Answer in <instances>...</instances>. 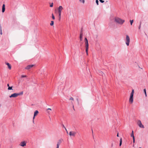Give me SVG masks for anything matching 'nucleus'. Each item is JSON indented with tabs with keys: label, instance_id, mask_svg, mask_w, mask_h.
I'll return each instance as SVG.
<instances>
[{
	"label": "nucleus",
	"instance_id": "393cba45",
	"mask_svg": "<svg viewBox=\"0 0 148 148\" xmlns=\"http://www.w3.org/2000/svg\"><path fill=\"white\" fill-rule=\"evenodd\" d=\"M52 19H53V20H54L55 19V17L53 15V14L52 13Z\"/></svg>",
	"mask_w": 148,
	"mask_h": 148
},
{
	"label": "nucleus",
	"instance_id": "a878e982",
	"mask_svg": "<svg viewBox=\"0 0 148 148\" xmlns=\"http://www.w3.org/2000/svg\"><path fill=\"white\" fill-rule=\"evenodd\" d=\"M62 126L63 127L65 128V130L66 131L67 133H68L67 130L66 128V127H65V126H64V125L63 124H62Z\"/></svg>",
	"mask_w": 148,
	"mask_h": 148
},
{
	"label": "nucleus",
	"instance_id": "9d476101",
	"mask_svg": "<svg viewBox=\"0 0 148 148\" xmlns=\"http://www.w3.org/2000/svg\"><path fill=\"white\" fill-rule=\"evenodd\" d=\"M63 141V140L62 139L59 140L57 142V146L59 147L60 145L62 142Z\"/></svg>",
	"mask_w": 148,
	"mask_h": 148
},
{
	"label": "nucleus",
	"instance_id": "0eeeda50",
	"mask_svg": "<svg viewBox=\"0 0 148 148\" xmlns=\"http://www.w3.org/2000/svg\"><path fill=\"white\" fill-rule=\"evenodd\" d=\"M76 132L74 131H71L69 133V135L71 136H75Z\"/></svg>",
	"mask_w": 148,
	"mask_h": 148
},
{
	"label": "nucleus",
	"instance_id": "f704fd0d",
	"mask_svg": "<svg viewBox=\"0 0 148 148\" xmlns=\"http://www.w3.org/2000/svg\"><path fill=\"white\" fill-rule=\"evenodd\" d=\"M71 103H72L73 104V108L74 110H75V109H74V106H73V103L72 102H71Z\"/></svg>",
	"mask_w": 148,
	"mask_h": 148
},
{
	"label": "nucleus",
	"instance_id": "f257e3e1",
	"mask_svg": "<svg viewBox=\"0 0 148 148\" xmlns=\"http://www.w3.org/2000/svg\"><path fill=\"white\" fill-rule=\"evenodd\" d=\"M114 21L116 23L119 24L121 25H122L123 23L125 22V20H123L121 18L118 17H115L114 18Z\"/></svg>",
	"mask_w": 148,
	"mask_h": 148
},
{
	"label": "nucleus",
	"instance_id": "39448f33",
	"mask_svg": "<svg viewBox=\"0 0 148 148\" xmlns=\"http://www.w3.org/2000/svg\"><path fill=\"white\" fill-rule=\"evenodd\" d=\"M63 8L62 6H60L58 8V13L59 14V16L61 15V13L62 10H63Z\"/></svg>",
	"mask_w": 148,
	"mask_h": 148
},
{
	"label": "nucleus",
	"instance_id": "79ce46f5",
	"mask_svg": "<svg viewBox=\"0 0 148 148\" xmlns=\"http://www.w3.org/2000/svg\"><path fill=\"white\" fill-rule=\"evenodd\" d=\"M141 21H140V25H141Z\"/></svg>",
	"mask_w": 148,
	"mask_h": 148
},
{
	"label": "nucleus",
	"instance_id": "1a4fd4ad",
	"mask_svg": "<svg viewBox=\"0 0 148 148\" xmlns=\"http://www.w3.org/2000/svg\"><path fill=\"white\" fill-rule=\"evenodd\" d=\"M34 66V65L32 64L28 65L25 68V69H26L29 70L32 68Z\"/></svg>",
	"mask_w": 148,
	"mask_h": 148
},
{
	"label": "nucleus",
	"instance_id": "412c9836",
	"mask_svg": "<svg viewBox=\"0 0 148 148\" xmlns=\"http://www.w3.org/2000/svg\"><path fill=\"white\" fill-rule=\"evenodd\" d=\"M54 24V21H51V23L50 24V25L51 26L53 25Z\"/></svg>",
	"mask_w": 148,
	"mask_h": 148
},
{
	"label": "nucleus",
	"instance_id": "dca6fc26",
	"mask_svg": "<svg viewBox=\"0 0 148 148\" xmlns=\"http://www.w3.org/2000/svg\"><path fill=\"white\" fill-rule=\"evenodd\" d=\"M131 137H133V138H134V133H133V131H132V133L131 134Z\"/></svg>",
	"mask_w": 148,
	"mask_h": 148
},
{
	"label": "nucleus",
	"instance_id": "f03ea898",
	"mask_svg": "<svg viewBox=\"0 0 148 148\" xmlns=\"http://www.w3.org/2000/svg\"><path fill=\"white\" fill-rule=\"evenodd\" d=\"M84 42L85 44L86 51L87 55H88V40L86 38L84 39Z\"/></svg>",
	"mask_w": 148,
	"mask_h": 148
},
{
	"label": "nucleus",
	"instance_id": "bb28decb",
	"mask_svg": "<svg viewBox=\"0 0 148 148\" xmlns=\"http://www.w3.org/2000/svg\"><path fill=\"white\" fill-rule=\"evenodd\" d=\"M100 75H101L102 76H103V74H104L101 71L100 72Z\"/></svg>",
	"mask_w": 148,
	"mask_h": 148
},
{
	"label": "nucleus",
	"instance_id": "c756f323",
	"mask_svg": "<svg viewBox=\"0 0 148 148\" xmlns=\"http://www.w3.org/2000/svg\"><path fill=\"white\" fill-rule=\"evenodd\" d=\"M27 77L26 75H22L21 76V77Z\"/></svg>",
	"mask_w": 148,
	"mask_h": 148
},
{
	"label": "nucleus",
	"instance_id": "20e7f679",
	"mask_svg": "<svg viewBox=\"0 0 148 148\" xmlns=\"http://www.w3.org/2000/svg\"><path fill=\"white\" fill-rule=\"evenodd\" d=\"M130 42V38L128 35H126V44L127 46H128Z\"/></svg>",
	"mask_w": 148,
	"mask_h": 148
},
{
	"label": "nucleus",
	"instance_id": "72a5a7b5",
	"mask_svg": "<svg viewBox=\"0 0 148 148\" xmlns=\"http://www.w3.org/2000/svg\"><path fill=\"white\" fill-rule=\"evenodd\" d=\"M76 100H77V102H78V103L79 104V102L78 99V98H77Z\"/></svg>",
	"mask_w": 148,
	"mask_h": 148
},
{
	"label": "nucleus",
	"instance_id": "423d86ee",
	"mask_svg": "<svg viewBox=\"0 0 148 148\" xmlns=\"http://www.w3.org/2000/svg\"><path fill=\"white\" fill-rule=\"evenodd\" d=\"M137 123L140 127L142 128H144L145 127L144 125H142L140 120H138V121Z\"/></svg>",
	"mask_w": 148,
	"mask_h": 148
},
{
	"label": "nucleus",
	"instance_id": "6ab92c4d",
	"mask_svg": "<svg viewBox=\"0 0 148 148\" xmlns=\"http://www.w3.org/2000/svg\"><path fill=\"white\" fill-rule=\"evenodd\" d=\"M134 92V90L133 89L132 91L131 92L130 95L133 96Z\"/></svg>",
	"mask_w": 148,
	"mask_h": 148
},
{
	"label": "nucleus",
	"instance_id": "ddd939ff",
	"mask_svg": "<svg viewBox=\"0 0 148 148\" xmlns=\"http://www.w3.org/2000/svg\"><path fill=\"white\" fill-rule=\"evenodd\" d=\"M5 5L4 4H3L2 5V12L3 13L4 12L5 10Z\"/></svg>",
	"mask_w": 148,
	"mask_h": 148
},
{
	"label": "nucleus",
	"instance_id": "a19ab883",
	"mask_svg": "<svg viewBox=\"0 0 148 148\" xmlns=\"http://www.w3.org/2000/svg\"><path fill=\"white\" fill-rule=\"evenodd\" d=\"M113 146V144L112 143V144H111V147H112Z\"/></svg>",
	"mask_w": 148,
	"mask_h": 148
},
{
	"label": "nucleus",
	"instance_id": "aec40b11",
	"mask_svg": "<svg viewBox=\"0 0 148 148\" xmlns=\"http://www.w3.org/2000/svg\"><path fill=\"white\" fill-rule=\"evenodd\" d=\"M145 94V96H147V94H146V89H144L143 90Z\"/></svg>",
	"mask_w": 148,
	"mask_h": 148
},
{
	"label": "nucleus",
	"instance_id": "7c9ffc66",
	"mask_svg": "<svg viewBox=\"0 0 148 148\" xmlns=\"http://www.w3.org/2000/svg\"><path fill=\"white\" fill-rule=\"evenodd\" d=\"M99 1L101 3H103L104 2V1L102 0H99Z\"/></svg>",
	"mask_w": 148,
	"mask_h": 148
},
{
	"label": "nucleus",
	"instance_id": "473e14b6",
	"mask_svg": "<svg viewBox=\"0 0 148 148\" xmlns=\"http://www.w3.org/2000/svg\"><path fill=\"white\" fill-rule=\"evenodd\" d=\"M61 15H60V16H58V17H59V21H60V19H61Z\"/></svg>",
	"mask_w": 148,
	"mask_h": 148
},
{
	"label": "nucleus",
	"instance_id": "e433bc0d",
	"mask_svg": "<svg viewBox=\"0 0 148 148\" xmlns=\"http://www.w3.org/2000/svg\"><path fill=\"white\" fill-rule=\"evenodd\" d=\"M140 27H141V25H139V27H138V29H140Z\"/></svg>",
	"mask_w": 148,
	"mask_h": 148
},
{
	"label": "nucleus",
	"instance_id": "cd10ccee",
	"mask_svg": "<svg viewBox=\"0 0 148 148\" xmlns=\"http://www.w3.org/2000/svg\"><path fill=\"white\" fill-rule=\"evenodd\" d=\"M96 3L97 5H99V1L98 0H96Z\"/></svg>",
	"mask_w": 148,
	"mask_h": 148
},
{
	"label": "nucleus",
	"instance_id": "9b49d317",
	"mask_svg": "<svg viewBox=\"0 0 148 148\" xmlns=\"http://www.w3.org/2000/svg\"><path fill=\"white\" fill-rule=\"evenodd\" d=\"M26 143L25 141H22L21 142L20 144V145L22 147H24L26 145Z\"/></svg>",
	"mask_w": 148,
	"mask_h": 148
},
{
	"label": "nucleus",
	"instance_id": "f8f14e48",
	"mask_svg": "<svg viewBox=\"0 0 148 148\" xmlns=\"http://www.w3.org/2000/svg\"><path fill=\"white\" fill-rule=\"evenodd\" d=\"M38 113V111L37 110H36L34 112L33 119H34L35 116H36Z\"/></svg>",
	"mask_w": 148,
	"mask_h": 148
},
{
	"label": "nucleus",
	"instance_id": "58836bf2",
	"mask_svg": "<svg viewBox=\"0 0 148 148\" xmlns=\"http://www.w3.org/2000/svg\"><path fill=\"white\" fill-rule=\"evenodd\" d=\"M7 86L8 87H9V86H9V84H7Z\"/></svg>",
	"mask_w": 148,
	"mask_h": 148
},
{
	"label": "nucleus",
	"instance_id": "4be33fe9",
	"mask_svg": "<svg viewBox=\"0 0 148 148\" xmlns=\"http://www.w3.org/2000/svg\"><path fill=\"white\" fill-rule=\"evenodd\" d=\"M134 22V20H130V25H132V23H133Z\"/></svg>",
	"mask_w": 148,
	"mask_h": 148
},
{
	"label": "nucleus",
	"instance_id": "c85d7f7f",
	"mask_svg": "<svg viewBox=\"0 0 148 148\" xmlns=\"http://www.w3.org/2000/svg\"><path fill=\"white\" fill-rule=\"evenodd\" d=\"M53 3H52L51 4V5H50V7H53Z\"/></svg>",
	"mask_w": 148,
	"mask_h": 148
},
{
	"label": "nucleus",
	"instance_id": "c9c22d12",
	"mask_svg": "<svg viewBox=\"0 0 148 148\" xmlns=\"http://www.w3.org/2000/svg\"><path fill=\"white\" fill-rule=\"evenodd\" d=\"M51 110V108H48L47 109V110Z\"/></svg>",
	"mask_w": 148,
	"mask_h": 148
},
{
	"label": "nucleus",
	"instance_id": "6e6552de",
	"mask_svg": "<svg viewBox=\"0 0 148 148\" xmlns=\"http://www.w3.org/2000/svg\"><path fill=\"white\" fill-rule=\"evenodd\" d=\"M133 101V96L132 95H130L129 101V102L131 103H132Z\"/></svg>",
	"mask_w": 148,
	"mask_h": 148
},
{
	"label": "nucleus",
	"instance_id": "2eb2a0df",
	"mask_svg": "<svg viewBox=\"0 0 148 148\" xmlns=\"http://www.w3.org/2000/svg\"><path fill=\"white\" fill-rule=\"evenodd\" d=\"M6 64H7V65L8 68L9 69H11V65L9 63H6Z\"/></svg>",
	"mask_w": 148,
	"mask_h": 148
},
{
	"label": "nucleus",
	"instance_id": "c03bdc74",
	"mask_svg": "<svg viewBox=\"0 0 148 148\" xmlns=\"http://www.w3.org/2000/svg\"><path fill=\"white\" fill-rule=\"evenodd\" d=\"M92 133H93V131H92Z\"/></svg>",
	"mask_w": 148,
	"mask_h": 148
},
{
	"label": "nucleus",
	"instance_id": "4468645a",
	"mask_svg": "<svg viewBox=\"0 0 148 148\" xmlns=\"http://www.w3.org/2000/svg\"><path fill=\"white\" fill-rule=\"evenodd\" d=\"M82 37H83V33L82 32H81L80 35V41H82Z\"/></svg>",
	"mask_w": 148,
	"mask_h": 148
},
{
	"label": "nucleus",
	"instance_id": "ea45409f",
	"mask_svg": "<svg viewBox=\"0 0 148 148\" xmlns=\"http://www.w3.org/2000/svg\"><path fill=\"white\" fill-rule=\"evenodd\" d=\"M117 137H119V133H118L117 134Z\"/></svg>",
	"mask_w": 148,
	"mask_h": 148
},
{
	"label": "nucleus",
	"instance_id": "f3484780",
	"mask_svg": "<svg viewBox=\"0 0 148 148\" xmlns=\"http://www.w3.org/2000/svg\"><path fill=\"white\" fill-rule=\"evenodd\" d=\"M122 138H121L120 139V143H119V146H121L122 145Z\"/></svg>",
	"mask_w": 148,
	"mask_h": 148
},
{
	"label": "nucleus",
	"instance_id": "b1692460",
	"mask_svg": "<svg viewBox=\"0 0 148 148\" xmlns=\"http://www.w3.org/2000/svg\"><path fill=\"white\" fill-rule=\"evenodd\" d=\"M0 34L1 35H2V32L1 27V25H0Z\"/></svg>",
	"mask_w": 148,
	"mask_h": 148
},
{
	"label": "nucleus",
	"instance_id": "a211bd4d",
	"mask_svg": "<svg viewBox=\"0 0 148 148\" xmlns=\"http://www.w3.org/2000/svg\"><path fill=\"white\" fill-rule=\"evenodd\" d=\"M79 1L83 4H84L85 3V0H79Z\"/></svg>",
	"mask_w": 148,
	"mask_h": 148
},
{
	"label": "nucleus",
	"instance_id": "5701e85b",
	"mask_svg": "<svg viewBox=\"0 0 148 148\" xmlns=\"http://www.w3.org/2000/svg\"><path fill=\"white\" fill-rule=\"evenodd\" d=\"M12 86H9V87L8 88V90H12Z\"/></svg>",
	"mask_w": 148,
	"mask_h": 148
},
{
	"label": "nucleus",
	"instance_id": "a18cd8bd",
	"mask_svg": "<svg viewBox=\"0 0 148 148\" xmlns=\"http://www.w3.org/2000/svg\"><path fill=\"white\" fill-rule=\"evenodd\" d=\"M139 148H141V147H139Z\"/></svg>",
	"mask_w": 148,
	"mask_h": 148
},
{
	"label": "nucleus",
	"instance_id": "4c0bfd02",
	"mask_svg": "<svg viewBox=\"0 0 148 148\" xmlns=\"http://www.w3.org/2000/svg\"><path fill=\"white\" fill-rule=\"evenodd\" d=\"M133 143H134V142H135V138H133Z\"/></svg>",
	"mask_w": 148,
	"mask_h": 148
},
{
	"label": "nucleus",
	"instance_id": "2f4dec72",
	"mask_svg": "<svg viewBox=\"0 0 148 148\" xmlns=\"http://www.w3.org/2000/svg\"><path fill=\"white\" fill-rule=\"evenodd\" d=\"M69 100L73 101L74 100V99L73 97H71L69 99Z\"/></svg>",
	"mask_w": 148,
	"mask_h": 148
},
{
	"label": "nucleus",
	"instance_id": "37998d69",
	"mask_svg": "<svg viewBox=\"0 0 148 148\" xmlns=\"http://www.w3.org/2000/svg\"><path fill=\"white\" fill-rule=\"evenodd\" d=\"M59 147L57 146V147L56 148H59Z\"/></svg>",
	"mask_w": 148,
	"mask_h": 148
},
{
	"label": "nucleus",
	"instance_id": "7ed1b4c3",
	"mask_svg": "<svg viewBox=\"0 0 148 148\" xmlns=\"http://www.w3.org/2000/svg\"><path fill=\"white\" fill-rule=\"evenodd\" d=\"M23 91L20 92L18 93H14L13 94H12L11 95H10L9 97L10 98L12 97H16L19 95H22L23 94Z\"/></svg>",
	"mask_w": 148,
	"mask_h": 148
}]
</instances>
